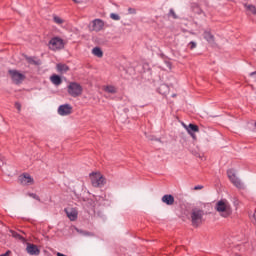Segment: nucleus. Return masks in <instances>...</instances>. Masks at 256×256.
Segmentation results:
<instances>
[{"mask_svg":"<svg viewBox=\"0 0 256 256\" xmlns=\"http://www.w3.org/2000/svg\"><path fill=\"white\" fill-rule=\"evenodd\" d=\"M205 211L200 208H193L190 213V219L193 227H199L203 223Z\"/></svg>","mask_w":256,"mask_h":256,"instance_id":"obj_2","label":"nucleus"},{"mask_svg":"<svg viewBox=\"0 0 256 256\" xmlns=\"http://www.w3.org/2000/svg\"><path fill=\"white\" fill-rule=\"evenodd\" d=\"M129 15H135L137 13V10L135 8H128Z\"/></svg>","mask_w":256,"mask_h":256,"instance_id":"obj_25","label":"nucleus"},{"mask_svg":"<svg viewBox=\"0 0 256 256\" xmlns=\"http://www.w3.org/2000/svg\"><path fill=\"white\" fill-rule=\"evenodd\" d=\"M89 177L93 187H103L106 183L105 177H103L100 172H92Z\"/></svg>","mask_w":256,"mask_h":256,"instance_id":"obj_5","label":"nucleus"},{"mask_svg":"<svg viewBox=\"0 0 256 256\" xmlns=\"http://www.w3.org/2000/svg\"><path fill=\"white\" fill-rule=\"evenodd\" d=\"M11 255V250H8L6 253L1 254L0 256H9Z\"/></svg>","mask_w":256,"mask_h":256,"instance_id":"obj_31","label":"nucleus"},{"mask_svg":"<svg viewBox=\"0 0 256 256\" xmlns=\"http://www.w3.org/2000/svg\"><path fill=\"white\" fill-rule=\"evenodd\" d=\"M90 31H95L96 33H99V31H103L105 29V21L102 19H94L90 25H89Z\"/></svg>","mask_w":256,"mask_h":256,"instance_id":"obj_7","label":"nucleus"},{"mask_svg":"<svg viewBox=\"0 0 256 256\" xmlns=\"http://www.w3.org/2000/svg\"><path fill=\"white\" fill-rule=\"evenodd\" d=\"M203 189V185H197L194 187V191H201Z\"/></svg>","mask_w":256,"mask_h":256,"instance_id":"obj_27","label":"nucleus"},{"mask_svg":"<svg viewBox=\"0 0 256 256\" xmlns=\"http://www.w3.org/2000/svg\"><path fill=\"white\" fill-rule=\"evenodd\" d=\"M104 91H105L106 93L115 94V93H117V88H115V86H106V87L104 88Z\"/></svg>","mask_w":256,"mask_h":256,"instance_id":"obj_21","label":"nucleus"},{"mask_svg":"<svg viewBox=\"0 0 256 256\" xmlns=\"http://www.w3.org/2000/svg\"><path fill=\"white\" fill-rule=\"evenodd\" d=\"M162 203H165L166 205H173V203H175V197L171 194H166L162 197Z\"/></svg>","mask_w":256,"mask_h":256,"instance_id":"obj_14","label":"nucleus"},{"mask_svg":"<svg viewBox=\"0 0 256 256\" xmlns=\"http://www.w3.org/2000/svg\"><path fill=\"white\" fill-rule=\"evenodd\" d=\"M228 178L230 179L231 183L237 187V189H243V183H241V180L237 178V175L235 174V171L228 170L227 171Z\"/></svg>","mask_w":256,"mask_h":256,"instance_id":"obj_8","label":"nucleus"},{"mask_svg":"<svg viewBox=\"0 0 256 256\" xmlns=\"http://www.w3.org/2000/svg\"><path fill=\"white\" fill-rule=\"evenodd\" d=\"M165 64H166V67H168V69H171V67H172V64H171V62H169V61H166V62H165Z\"/></svg>","mask_w":256,"mask_h":256,"instance_id":"obj_30","label":"nucleus"},{"mask_svg":"<svg viewBox=\"0 0 256 256\" xmlns=\"http://www.w3.org/2000/svg\"><path fill=\"white\" fill-rule=\"evenodd\" d=\"M19 181L21 185H33L35 183V180H33V177H31V175H29L28 173H25L19 176Z\"/></svg>","mask_w":256,"mask_h":256,"instance_id":"obj_10","label":"nucleus"},{"mask_svg":"<svg viewBox=\"0 0 256 256\" xmlns=\"http://www.w3.org/2000/svg\"><path fill=\"white\" fill-rule=\"evenodd\" d=\"M92 53L93 55H95V57H99V58L103 57V50H101V48L99 47L93 48Z\"/></svg>","mask_w":256,"mask_h":256,"instance_id":"obj_19","label":"nucleus"},{"mask_svg":"<svg viewBox=\"0 0 256 256\" xmlns=\"http://www.w3.org/2000/svg\"><path fill=\"white\" fill-rule=\"evenodd\" d=\"M71 113H73V106H71L70 104H63L60 105L58 108V114H60L62 117L71 115Z\"/></svg>","mask_w":256,"mask_h":256,"instance_id":"obj_9","label":"nucleus"},{"mask_svg":"<svg viewBox=\"0 0 256 256\" xmlns=\"http://www.w3.org/2000/svg\"><path fill=\"white\" fill-rule=\"evenodd\" d=\"M186 131L189 133V135H191V137H193V139H195V133H199V126L195 124H189L186 126Z\"/></svg>","mask_w":256,"mask_h":256,"instance_id":"obj_13","label":"nucleus"},{"mask_svg":"<svg viewBox=\"0 0 256 256\" xmlns=\"http://www.w3.org/2000/svg\"><path fill=\"white\" fill-rule=\"evenodd\" d=\"M172 97H176V95H175V94H173V95H172Z\"/></svg>","mask_w":256,"mask_h":256,"instance_id":"obj_33","label":"nucleus"},{"mask_svg":"<svg viewBox=\"0 0 256 256\" xmlns=\"http://www.w3.org/2000/svg\"><path fill=\"white\" fill-rule=\"evenodd\" d=\"M26 251L28 255H39V253H41L37 245L31 243L27 244Z\"/></svg>","mask_w":256,"mask_h":256,"instance_id":"obj_12","label":"nucleus"},{"mask_svg":"<svg viewBox=\"0 0 256 256\" xmlns=\"http://www.w3.org/2000/svg\"><path fill=\"white\" fill-rule=\"evenodd\" d=\"M53 21L56 23V25H63V23H65V20L57 15H53Z\"/></svg>","mask_w":256,"mask_h":256,"instance_id":"obj_20","label":"nucleus"},{"mask_svg":"<svg viewBox=\"0 0 256 256\" xmlns=\"http://www.w3.org/2000/svg\"><path fill=\"white\" fill-rule=\"evenodd\" d=\"M56 68L58 73H67V71H69V66L66 64H57Z\"/></svg>","mask_w":256,"mask_h":256,"instance_id":"obj_17","label":"nucleus"},{"mask_svg":"<svg viewBox=\"0 0 256 256\" xmlns=\"http://www.w3.org/2000/svg\"><path fill=\"white\" fill-rule=\"evenodd\" d=\"M168 16H169V17H172V18H174V19H177V18H178V17H177V14L175 13V10H173V9H170Z\"/></svg>","mask_w":256,"mask_h":256,"instance_id":"obj_23","label":"nucleus"},{"mask_svg":"<svg viewBox=\"0 0 256 256\" xmlns=\"http://www.w3.org/2000/svg\"><path fill=\"white\" fill-rule=\"evenodd\" d=\"M203 37H204V39L207 40V42H209V43H215V36H213V35L211 34V31H209V30L204 31Z\"/></svg>","mask_w":256,"mask_h":256,"instance_id":"obj_15","label":"nucleus"},{"mask_svg":"<svg viewBox=\"0 0 256 256\" xmlns=\"http://www.w3.org/2000/svg\"><path fill=\"white\" fill-rule=\"evenodd\" d=\"M26 61L32 65H37V61H35L32 57H27Z\"/></svg>","mask_w":256,"mask_h":256,"instance_id":"obj_24","label":"nucleus"},{"mask_svg":"<svg viewBox=\"0 0 256 256\" xmlns=\"http://www.w3.org/2000/svg\"><path fill=\"white\" fill-rule=\"evenodd\" d=\"M215 210L224 219L233 215V208H231V204L226 199L218 201L215 205Z\"/></svg>","mask_w":256,"mask_h":256,"instance_id":"obj_1","label":"nucleus"},{"mask_svg":"<svg viewBox=\"0 0 256 256\" xmlns=\"http://www.w3.org/2000/svg\"><path fill=\"white\" fill-rule=\"evenodd\" d=\"M12 235H13V237H20V235L15 232H13Z\"/></svg>","mask_w":256,"mask_h":256,"instance_id":"obj_32","label":"nucleus"},{"mask_svg":"<svg viewBox=\"0 0 256 256\" xmlns=\"http://www.w3.org/2000/svg\"><path fill=\"white\" fill-rule=\"evenodd\" d=\"M50 81L53 83V85H61L63 83V80H61V77L57 74H54L50 77Z\"/></svg>","mask_w":256,"mask_h":256,"instance_id":"obj_16","label":"nucleus"},{"mask_svg":"<svg viewBox=\"0 0 256 256\" xmlns=\"http://www.w3.org/2000/svg\"><path fill=\"white\" fill-rule=\"evenodd\" d=\"M244 7L247 11H249L252 15H255V17H256V7H255V5L245 4Z\"/></svg>","mask_w":256,"mask_h":256,"instance_id":"obj_18","label":"nucleus"},{"mask_svg":"<svg viewBox=\"0 0 256 256\" xmlns=\"http://www.w3.org/2000/svg\"><path fill=\"white\" fill-rule=\"evenodd\" d=\"M15 107L18 111H21V104L19 102L15 103Z\"/></svg>","mask_w":256,"mask_h":256,"instance_id":"obj_28","label":"nucleus"},{"mask_svg":"<svg viewBox=\"0 0 256 256\" xmlns=\"http://www.w3.org/2000/svg\"><path fill=\"white\" fill-rule=\"evenodd\" d=\"M8 73L10 75V79H12V82L15 85H21V83H23L24 79H25V75L21 72H19V70H8Z\"/></svg>","mask_w":256,"mask_h":256,"instance_id":"obj_6","label":"nucleus"},{"mask_svg":"<svg viewBox=\"0 0 256 256\" xmlns=\"http://www.w3.org/2000/svg\"><path fill=\"white\" fill-rule=\"evenodd\" d=\"M110 19H112L113 21H120L121 16H119V14H116V13H111L110 14Z\"/></svg>","mask_w":256,"mask_h":256,"instance_id":"obj_22","label":"nucleus"},{"mask_svg":"<svg viewBox=\"0 0 256 256\" xmlns=\"http://www.w3.org/2000/svg\"><path fill=\"white\" fill-rule=\"evenodd\" d=\"M0 159H2V156L0 155Z\"/></svg>","mask_w":256,"mask_h":256,"instance_id":"obj_34","label":"nucleus"},{"mask_svg":"<svg viewBox=\"0 0 256 256\" xmlns=\"http://www.w3.org/2000/svg\"><path fill=\"white\" fill-rule=\"evenodd\" d=\"M68 94L71 97H81L83 95V86L77 82H70L68 85Z\"/></svg>","mask_w":256,"mask_h":256,"instance_id":"obj_3","label":"nucleus"},{"mask_svg":"<svg viewBox=\"0 0 256 256\" xmlns=\"http://www.w3.org/2000/svg\"><path fill=\"white\" fill-rule=\"evenodd\" d=\"M30 197H33V199H37L39 200V196H37V194H29Z\"/></svg>","mask_w":256,"mask_h":256,"instance_id":"obj_29","label":"nucleus"},{"mask_svg":"<svg viewBox=\"0 0 256 256\" xmlns=\"http://www.w3.org/2000/svg\"><path fill=\"white\" fill-rule=\"evenodd\" d=\"M68 219H70V221H76L77 219V215H79V213L77 212V209L75 208H66L64 209Z\"/></svg>","mask_w":256,"mask_h":256,"instance_id":"obj_11","label":"nucleus"},{"mask_svg":"<svg viewBox=\"0 0 256 256\" xmlns=\"http://www.w3.org/2000/svg\"><path fill=\"white\" fill-rule=\"evenodd\" d=\"M48 47L51 51H61V49L65 48V40L61 37H53L49 41Z\"/></svg>","mask_w":256,"mask_h":256,"instance_id":"obj_4","label":"nucleus"},{"mask_svg":"<svg viewBox=\"0 0 256 256\" xmlns=\"http://www.w3.org/2000/svg\"><path fill=\"white\" fill-rule=\"evenodd\" d=\"M188 47H190V49H195V47H197V43L191 41V42L188 44Z\"/></svg>","mask_w":256,"mask_h":256,"instance_id":"obj_26","label":"nucleus"}]
</instances>
